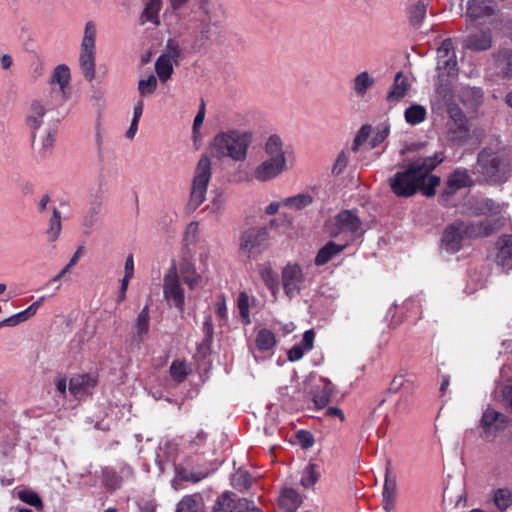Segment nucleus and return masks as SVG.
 I'll return each instance as SVG.
<instances>
[{"label": "nucleus", "instance_id": "nucleus-1", "mask_svg": "<svg viewBox=\"0 0 512 512\" xmlns=\"http://www.w3.org/2000/svg\"><path fill=\"white\" fill-rule=\"evenodd\" d=\"M440 162L436 156L412 161L407 169L397 172L389 179L391 190L399 197H410L418 190L427 197L433 196L440 179L431 175V172Z\"/></svg>", "mask_w": 512, "mask_h": 512}, {"label": "nucleus", "instance_id": "nucleus-2", "mask_svg": "<svg viewBox=\"0 0 512 512\" xmlns=\"http://www.w3.org/2000/svg\"><path fill=\"white\" fill-rule=\"evenodd\" d=\"M222 7L210 0L195 3L184 28L194 49H201L219 39L222 29Z\"/></svg>", "mask_w": 512, "mask_h": 512}, {"label": "nucleus", "instance_id": "nucleus-3", "mask_svg": "<svg viewBox=\"0 0 512 512\" xmlns=\"http://www.w3.org/2000/svg\"><path fill=\"white\" fill-rule=\"evenodd\" d=\"M253 141L251 131L230 129L216 134L209 146L213 157L222 159L228 157L241 162L247 158L248 149Z\"/></svg>", "mask_w": 512, "mask_h": 512}, {"label": "nucleus", "instance_id": "nucleus-4", "mask_svg": "<svg viewBox=\"0 0 512 512\" xmlns=\"http://www.w3.org/2000/svg\"><path fill=\"white\" fill-rule=\"evenodd\" d=\"M480 172L490 183H503L510 174V157L505 148H484L477 159Z\"/></svg>", "mask_w": 512, "mask_h": 512}, {"label": "nucleus", "instance_id": "nucleus-5", "mask_svg": "<svg viewBox=\"0 0 512 512\" xmlns=\"http://www.w3.org/2000/svg\"><path fill=\"white\" fill-rule=\"evenodd\" d=\"M96 34L95 23L88 21L85 25L79 55V66L87 81L95 78Z\"/></svg>", "mask_w": 512, "mask_h": 512}, {"label": "nucleus", "instance_id": "nucleus-6", "mask_svg": "<svg viewBox=\"0 0 512 512\" xmlns=\"http://www.w3.org/2000/svg\"><path fill=\"white\" fill-rule=\"evenodd\" d=\"M269 232L265 227L245 229L239 238V251L250 259H256L269 244Z\"/></svg>", "mask_w": 512, "mask_h": 512}, {"label": "nucleus", "instance_id": "nucleus-7", "mask_svg": "<svg viewBox=\"0 0 512 512\" xmlns=\"http://www.w3.org/2000/svg\"><path fill=\"white\" fill-rule=\"evenodd\" d=\"M211 178V161L207 156H202L197 164L192 181L188 207L195 210L206 199L208 183Z\"/></svg>", "mask_w": 512, "mask_h": 512}, {"label": "nucleus", "instance_id": "nucleus-8", "mask_svg": "<svg viewBox=\"0 0 512 512\" xmlns=\"http://www.w3.org/2000/svg\"><path fill=\"white\" fill-rule=\"evenodd\" d=\"M438 83L436 84L437 95L445 102L453 97L452 80L458 76L456 58H445L437 61Z\"/></svg>", "mask_w": 512, "mask_h": 512}, {"label": "nucleus", "instance_id": "nucleus-9", "mask_svg": "<svg viewBox=\"0 0 512 512\" xmlns=\"http://www.w3.org/2000/svg\"><path fill=\"white\" fill-rule=\"evenodd\" d=\"M163 296L169 305L174 306L180 312L184 310V289L175 267L171 268L163 278Z\"/></svg>", "mask_w": 512, "mask_h": 512}, {"label": "nucleus", "instance_id": "nucleus-10", "mask_svg": "<svg viewBox=\"0 0 512 512\" xmlns=\"http://www.w3.org/2000/svg\"><path fill=\"white\" fill-rule=\"evenodd\" d=\"M465 227V221L457 219L449 224L443 231L441 246L449 253L459 252L466 240H470Z\"/></svg>", "mask_w": 512, "mask_h": 512}, {"label": "nucleus", "instance_id": "nucleus-11", "mask_svg": "<svg viewBox=\"0 0 512 512\" xmlns=\"http://www.w3.org/2000/svg\"><path fill=\"white\" fill-rule=\"evenodd\" d=\"M282 286L285 294L292 298L299 294L305 276L301 266L297 263H288L281 273Z\"/></svg>", "mask_w": 512, "mask_h": 512}, {"label": "nucleus", "instance_id": "nucleus-12", "mask_svg": "<svg viewBox=\"0 0 512 512\" xmlns=\"http://www.w3.org/2000/svg\"><path fill=\"white\" fill-rule=\"evenodd\" d=\"M507 417L492 409L487 408L481 418L480 426L483 429L482 437L486 440H493L496 434L507 426Z\"/></svg>", "mask_w": 512, "mask_h": 512}, {"label": "nucleus", "instance_id": "nucleus-13", "mask_svg": "<svg viewBox=\"0 0 512 512\" xmlns=\"http://www.w3.org/2000/svg\"><path fill=\"white\" fill-rule=\"evenodd\" d=\"M264 152L267 160L276 162L284 167H287V158L289 151L278 134H271L264 143Z\"/></svg>", "mask_w": 512, "mask_h": 512}, {"label": "nucleus", "instance_id": "nucleus-14", "mask_svg": "<svg viewBox=\"0 0 512 512\" xmlns=\"http://www.w3.org/2000/svg\"><path fill=\"white\" fill-rule=\"evenodd\" d=\"M48 110V102L46 100L36 99L31 101L25 116V124L30 134L41 130L44 126V117Z\"/></svg>", "mask_w": 512, "mask_h": 512}, {"label": "nucleus", "instance_id": "nucleus-15", "mask_svg": "<svg viewBox=\"0 0 512 512\" xmlns=\"http://www.w3.org/2000/svg\"><path fill=\"white\" fill-rule=\"evenodd\" d=\"M503 225L501 217L484 219L479 222L465 221L469 239L483 238L499 230Z\"/></svg>", "mask_w": 512, "mask_h": 512}, {"label": "nucleus", "instance_id": "nucleus-16", "mask_svg": "<svg viewBox=\"0 0 512 512\" xmlns=\"http://www.w3.org/2000/svg\"><path fill=\"white\" fill-rule=\"evenodd\" d=\"M32 147L41 156L50 153L56 140L57 129L55 126H47L38 132L31 133Z\"/></svg>", "mask_w": 512, "mask_h": 512}, {"label": "nucleus", "instance_id": "nucleus-17", "mask_svg": "<svg viewBox=\"0 0 512 512\" xmlns=\"http://www.w3.org/2000/svg\"><path fill=\"white\" fill-rule=\"evenodd\" d=\"M215 512H261L256 507H250L247 499H238L231 497L229 492L223 493L214 506Z\"/></svg>", "mask_w": 512, "mask_h": 512}, {"label": "nucleus", "instance_id": "nucleus-18", "mask_svg": "<svg viewBox=\"0 0 512 512\" xmlns=\"http://www.w3.org/2000/svg\"><path fill=\"white\" fill-rule=\"evenodd\" d=\"M97 378L91 374H80L72 377L69 381V392L77 399H82L89 394L97 385Z\"/></svg>", "mask_w": 512, "mask_h": 512}, {"label": "nucleus", "instance_id": "nucleus-19", "mask_svg": "<svg viewBox=\"0 0 512 512\" xmlns=\"http://www.w3.org/2000/svg\"><path fill=\"white\" fill-rule=\"evenodd\" d=\"M287 168L288 167L265 159L253 169L251 178L258 182H268L280 176Z\"/></svg>", "mask_w": 512, "mask_h": 512}, {"label": "nucleus", "instance_id": "nucleus-20", "mask_svg": "<svg viewBox=\"0 0 512 512\" xmlns=\"http://www.w3.org/2000/svg\"><path fill=\"white\" fill-rule=\"evenodd\" d=\"M336 225L339 232H348L351 234L362 233V222L359 217L351 210L340 212L336 216Z\"/></svg>", "mask_w": 512, "mask_h": 512}, {"label": "nucleus", "instance_id": "nucleus-21", "mask_svg": "<svg viewBox=\"0 0 512 512\" xmlns=\"http://www.w3.org/2000/svg\"><path fill=\"white\" fill-rule=\"evenodd\" d=\"M410 84L407 77L403 72H397L392 86L386 95V100L391 104H396L401 101L408 93Z\"/></svg>", "mask_w": 512, "mask_h": 512}, {"label": "nucleus", "instance_id": "nucleus-22", "mask_svg": "<svg viewBox=\"0 0 512 512\" xmlns=\"http://www.w3.org/2000/svg\"><path fill=\"white\" fill-rule=\"evenodd\" d=\"M496 261L504 270L512 269V236L502 235L497 241Z\"/></svg>", "mask_w": 512, "mask_h": 512}, {"label": "nucleus", "instance_id": "nucleus-23", "mask_svg": "<svg viewBox=\"0 0 512 512\" xmlns=\"http://www.w3.org/2000/svg\"><path fill=\"white\" fill-rule=\"evenodd\" d=\"M333 393L332 383L324 378H321L318 384L315 386L313 394V402L316 407L324 408L330 401V397Z\"/></svg>", "mask_w": 512, "mask_h": 512}, {"label": "nucleus", "instance_id": "nucleus-24", "mask_svg": "<svg viewBox=\"0 0 512 512\" xmlns=\"http://www.w3.org/2000/svg\"><path fill=\"white\" fill-rule=\"evenodd\" d=\"M464 46L469 50L483 51L488 50L492 46V37L488 31H479L470 34L465 39Z\"/></svg>", "mask_w": 512, "mask_h": 512}, {"label": "nucleus", "instance_id": "nucleus-25", "mask_svg": "<svg viewBox=\"0 0 512 512\" xmlns=\"http://www.w3.org/2000/svg\"><path fill=\"white\" fill-rule=\"evenodd\" d=\"M178 276L181 282L185 283L189 289L193 290L202 282V276L197 272L196 267L189 262L180 265Z\"/></svg>", "mask_w": 512, "mask_h": 512}, {"label": "nucleus", "instance_id": "nucleus-26", "mask_svg": "<svg viewBox=\"0 0 512 512\" xmlns=\"http://www.w3.org/2000/svg\"><path fill=\"white\" fill-rule=\"evenodd\" d=\"M45 297H40L37 301L32 303L27 309L16 313L6 319H4L5 326L7 327H15L19 325L20 323L28 321L30 318H32L38 311L39 307L44 302Z\"/></svg>", "mask_w": 512, "mask_h": 512}, {"label": "nucleus", "instance_id": "nucleus-27", "mask_svg": "<svg viewBox=\"0 0 512 512\" xmlns=\"http://www.w3.org/2000/svg\"><path fill=\"white\" fill-rule=\"evenodd\" d=\"M345 249V245L336 244L333 241L327 242L317 253L315 265L323 266L339 255Z\"/></svg>", "mask_w": 512, "mask_h": 512}, {"label": "nucleus", "instance_id": "nucleus-28", "mask_svg": "<svg viewBox=\"0 0 512 512\" xmlns=\"http://www.w3.org/2000/svg\"><path fill=\"white\" fill-rule=\"evenodd\" d=\"M161 6V0H147L144 10L140 16V23L143 25L150 22L154 25H159V12L161 10Z\"/></svg>", "mask_w": 512, "mask_h": 512}, {"label": "nucleus", "instance_id": "nucleus-29", "mask_svg": "<svg viewBox=\"0 0 512 512\" xmlns=\"http://www.w3.org/2000/svg\"><path fill=\"white\" fill-rule=\"evenodd\" d=\"M150 328V312L149 307L146 305L142 308L133 324L134 335L143 341L144 337L148 334Z\"/></svg>", "mask_w": 512, "mask_h": 512}, {"label": "nucleus", "instance_id": "nucleus-30", "mask_svg": "<svg viewBox=\"0 0 512 512\" xmlns=\"http://www.w3.org/2000/svg\"><path fill=\"white\" fill-rule=\"evenodd\" d=\"M302 498L300 494L292 488L282 490L279 497V505L288 512H294L301 504Z\"/></svg>", "mask_w": 512, "mask_h": 512}, {"label": "nucleus", "instance_id": "nucleus-31", "mask_svg": "<svg viewBox=\"0 0 512 512\" xmlns=\"http://www.w3.org/2000/svg\"><path fill=\"white\" fill-rule=\"evenodd\" d=\"M375 84V79L367 72H360L353 79V91L357 97H364Z\"/></svg>", "mask_w": 512, "mask_h": 512}, {"label": "nucleus", "instance_id": "nucleus-32", "mask_svg": "<svg viewBox=\"0 0 512 512\" xmlns=\"http://www.w3.org/2000/svg\"><path fill=\"white\" fill-rule=\"evenodd\" d=\"M258 272L267 286V288L271 291L272 295L276 298L277 293L279 292V281L278 275L269 265H260L258 267Z\"/></svg>", "mask_w": 512, "mask_h": 512}, {"label": "nucleus", "instance_id": "nucleus-33", "mask_svg": "<svg viewBox=\"0 0 512 512\" xmlns=\"http://www.w3.org/2000/svg\"><path fill=\"white\" fill-rule=\"evenodd\" d=\"M62 231L61 213L57 208H52V215L48 221V227L45 231V235L49 242H55Z\"/></svg>", "mask_w": 512, "mask_h": 512}, {"label": "nucleus", "instance_id": "nucleus-34", "mask_svg": "<svg viewBox=\"0 0 512 512\" xmlns=\"http://www.w3.org/2000/svg\"><path fill=\"white\" fill-rule=\"evenodd\" d=\"M492 501L495 507L504 512L512 506V490L510 488H498L492 492Z\"/></svg>", "mask_w": 512, "mask_h": 512}, {"label": "nucleus", "instance_id": "nucleus-35", "mask_svg": "<svg viewBox=\"0 0 512 512\" xmlns=\"http://www.w3.org/2000/svg\"><path fill=\"white\" fill-rule=\"evenodd\" d=\"M449 139L454 143H464L469 138V127L467 121L457 124L447 123Z\"/></svg>", "mask_w": 512, "mask_h": 512}, {"label": "nucleus", "instance_id": "nucleus-36", "mask_svg": "<svg viewBox=\"0 0 512 512\" xmlns=\"http://www.w3.org/2000/svg\"><path fill=\"white\" fill-rule=\"evenodd\" d=\"M313 202V197L309 193H302L282 200V206L288 209L299 211Z\"/></svg>", "mask_w": 512, "mask_h": 512}, {"label": "nucleus", "instance_id": "nucleus-37", "mask_svg": "<svg viewBox=\"0 0 512 512\" xmlns=\"http://www.w3.org/2000/svg\"><path fill=\"white\" fill-rule=\"evenodd\" d=\"M70 78V69L68 66L60 64L54 69L51 75L50 84L59 85L61 92L64 93L66 87L69 85Z\"/></svg>", "mask_w": 512, "mask_h": 512}, {"label": "nucleus", "instance_id": "nucleus-38", "mask_svg": "<svg viewBox=\"0 0 512 512\" xmlns=\"http://www.w3.org/2000/svg\"><path fill=\"white\" fill-rule=\"evenodd\" d=\"M176 63L165 57L159 56L155 62V71L158 79L162 83H166L172 76L174 71V65Z\"/></svg>", "mask_w": 512, "mask_h": 512}, {"label": "nucleus", "instance_id": "nucleus-39", "mask_svg": "<svg viewBox=\"0 0 512 512\" xmlns=\"http://www.w3.org/2000/svg\"><path fill=\"white\" fill-rule=\"evenodd\" d=\"M427 111L420 104H413L405 110L404 117L408 124L418 125L426 119Z\"/></svg>", "mask_w": 512, "mask_h": 512}, {"label": "nucleus", "instance_id": "nucleus-40", "mask_svg": "<svg viewBox=\"0 0 512 512\" xmlns=\"http://www.w3.org/2000/svg\"><path fill=\"white\" fill-rule=\"evenodd\" d=\"M170 375L176 382H182L190 374L191 368L184 360H174L170 365Z\"/></svg>", "mask_w": 512, "mask_h": 512}, {"label": "nucleus", "instance_id": "nucleus-41", "mask_svg": "<svg viewBox=\"0 0 512 512\" xmlns=\"http://www.w3.org/2000/svg\"><path fill=\"white\" fill-rule=\"evenodd\" d=\"M17 496L22 502L36 508L38 511H42L44 508L43 501L38 493L31 489L19 490Z\"/></svg>", "mask_w": 512, "mask_h": 512}, {"label": "nucleus", "instance_id": "nucleus-42", "mask_svg": "<svg viewBox=\"0 0 512 512\" xmlns=\"http://www.w3.org/2000/svg\"><path fill=\"white\" fill-rule=\"evenodd\" d=\"M255 343L259 350L269 351L275 346L276 339L270 330L262 329L258 332Z\"/></svg>", "mask_w": 512, "mask_h": 512}, {"label": "nucleus", "instance_id": "nucleus-43", "mask_svg": "<svg viewBox=\"0 0 512 512\" xmlns=\"http://www.w3.org/2000/svg\"><path fill=\"white\" fill-rule=\"evenodd\" d=\"M470 182V177L466 170L454 171L447 180V186L451 190H458L466 187Z\"/></svg>", "mask_w": 512, "mask_h": 512}, {"label": "nucleus", "instance_id": "nucleus-44", "mask_svg": "<svg viewBox=\"0 0 512 512\" xmlns=\"http://www.w3.org/2000/svg\"><path fill=\"white\" fill-rule=\"evenodd\" d=\"M396 491V482L386 477L383 488V506L386 511H390L394 506Z\"/></svg>", "mask_w": 512, "mask_h": 512}, {"label": "nucleus", "instance_id": "nucleus-45", "mask_svg": "<svg viewBox=\"0 0 512 512\" xmlns=\"http://www.w3.org/2000/svg\"><path fill=\"white\" fill-rule=\"evenodd\" d=\"M497 67L506 77H512V51H503L498 54Z\"/></svg>", "mask_w": 512, "mask_h": 512}, {"label": "nucleus", "instance_id": "nucleus-46", "mask_svg": "<svg viewBox=\"0 0 512 512\" xmlns=\"http://www.w3.org/2000/svg\"><path fill=\"white\" fill-rule=\"evenodd\" d=\"M158 86L156 76L149 75L146 79H141L138 82V92L141 97H146L153 94Z\"/></svg>", "mask_w": 512, "mask_h": 512}, {"label": "nucleus", "instance_id": "nucleus-47", "mask_svg": "<svg viewBox=\"0 0 512 512\" xmlns=\"http://www.w3.org/2000/svg\"><path fill=\"white\" fill-rule=\"evenodd\" d=\"M317 466L313 463H310L305 468L302 478L301 485L305 488H309L314 486L320 478V474L317 472Z\"/></svg>", "mask_w": 512, "mask_h": 512}, {"label": "nucleus", "instance_id": "nucleus-48", "mask_svg": "<svg viewBox=\"0 0 512 512\" xmlns=\"http://www.w3.org/2000/svg\"><path fill=\"white\" fill-rule=\"evenodd\" d=\"M237 307L239 314L245 324L250 323V311H249V295L247 292L242 291L239 293L237 299Z\"/></svg>", "mask_w": 512, "mask_h": 512}, {"label": "nucleus", "instance_id": "nucleus-49", "mask_svg": "<svg viewBox=\"0 0 512 512\" xmlns=\"http://www.w3.org/2000/svg\"><path fill=\"white\" fill-rule=\"evenodd\" d=\"M426 15V6L423 2H417L410 11V21L413 26H418L422 23Z\"/></svg>", "mask_w": 512, "mask_h": 512}, {"label": "nucleus", "instance_id": "nucleus-50", "mask_svg": "<svg viewBox=\"0 0 512 512\" xmlns=\"http://www.w3.org/2000/svg\"><path fill=\"white\" fill-rule=\"evenodd\" d=\"M445 58H456L451 39H445L437 50V61Z\"/></svg>", "mask_w": 512, "mask_h": 512}, {"label": "nucleus", "instance_id": "nucleus-51", "mask_svg": "<svg viewBox=\"0 0 512 512\" xmlns=\"http://www.w3.org/2000/svg\"><path fill=\"white\" fill-rule=\"evenodd\" d=\"M370 133H371V126H369V125L362 126L353 140L352 151L357 152L359 150L360 146L368 140Z\"/></svg>", "mask_w": 512, "mask_h": 512}, {"label": "nucleus", "instance_id": "nucleus-52", "mask_svg": "<svg viewBox=\"0 0 512 512\" xmlns=\"http://www.w3.org/2000/svg\"><path fill=\"white\" fill-rule=\"evenodd\" d=\"M180 54H181V50H180L178 43L174 40H169L167 42L166 51L163 54H161L160 56L165 57L166 59H169V60L177 63L178 59L180 57Z\"/></svg>", "mask_w": 512, "mask_h": 512}, {"label": "nucleus", "instance_id": "nucleus-53", "mask_svg": "<svg viewBox=\"0 0 512 512\" xmlns=\"http://www.w3.org/2000/svg\"><path fill=\"white\" fill-rule=\"evenodd\" d=\"M176 512H197V501L193 496H185L178 503Z\"/></svg>", "mask_w": 512, "mask_h": 512}, {"label": "nucleus", "instance_id": "nucleus-54", "mask_svg": "<svg viewBox=\"0 0 512 512\" xmlns=\"http://www.w3.org/2000/svg\"><path fill=\"white\" fill-rule=\"evenodd\" d=\"M480 210L484 214L498 215L502 210V206L491 199H486L481 203Z\"/></svg>", "mask_w": 512, "mask_h": 512}, {"label": "nucleus", "instance_id": "nucleus-55", "mask_svg": "<svg viewBox=\"0 0 512 512\" xmlns=\"http://www.w3.org/2000/svg\"><path fill=\"white\" fill-rule=\"evenodd\" d=\"M349 162V154L347 151L343 150L337 156V159L334 163L332 172L335 174H340L346 168Z\"/></svg>", "mask_w": 512, "mask_h": 512}, {"label": "nucleus", "instance_id": "nucleus-56", "mask_svg": "<svg viewBox=\"0 0 512 512\" xmlns=\"http://www.w3.org/2000/svg\"><path fill=\"white\" fill-rule=\"evenodd\" d=\"M449 119L447 123L457 124L460 122L467 121V118L463 111L458 107H450L448 109Z\"/></svg>", "mask_w": 512, "mask_h": 512}, {"label": "nucleus", "instance_id": "nucleus-57", "mask_svg": "<svg viewBox=\"0 0 512 512\" xmlns=\"http://www.w3.org/2000/svg\"><path fill=\"white\" fill-rule=\"evenodd\" d=\"M78 257H79V252H76L74 254V256L71 258L70 262L57 274L55 275L50 281L49 283H53V282H58L60 281L61 278H63L66 273L69 272V270L71 269V267H73L77 261H78Z\"/></svg>", "mask_w": 512, "mask_h": 512}, {"label": "nucleus", "instance_id": "nucleus-58", "mask_svg": "<svg viewBox=\"0 0 512 512\" xmlns=\"http://www.w3.org/2000/svg\"><path fill=\"white\" fill-rule=\"evenodd\" d=\"M389 134V130L388 128H383L381 130H378L375 135L373 136V138L370 140L369 142V148L370 149H373L375 148L377 145H379L380 143H382L386 137L388 136Z\"/></svg>", "mask_w": 512, "mask_h": 512}, {"label": "nucleus", "instance_id": "nucleus-59", "mask_svg": "<svg viewBox=\"0 0 512 512\" xmlns=\"http://www.w3.org/2000/svg\"><path fill=\"white\" fill-rule=\"evenodd\" d=\"M215 312L220 318H225L227 316L226 299L223 294L217 297V302L215 304Z\"/></svg>", "mask_w": 512, "mask_h": 512}, {"label": "nucleus", "instance_id": "nucleus-60", "mask_svg": "<svg viewBox=\"0 0 512 512\" xmlns=\"http://www.w3.org/2000/svg\"><path fill=\"white\" fill-rule=\"evenodd\" d=\"M314 339H315L314 331L307 330V331H305L302 341L299 343V345H302V347L305 348L306 351H310L313 348Z\"/></svg>", "mask_w": 512, "mask_h": 512}, {"label": "nucleus", "instance_id": "nucleus-61", "mask_svg": "<svg viewBox=\"0 0 512 512\" xmlns=\"http://www.w3.org/2000/svg\"><path fill=\"white\" fill-rule=\"evenodd\" d=\"M305 352L307 351L302 345L296 344L288 351V359L290 361H298L303 357Z\"/></svg>", "mask_w": 512, "mask_h": 512}, {"label": "nucleus", "instance_id": "nucleus-62", "mask_svg": "<svg viewBox=\"0 0 512 512\" xmlns=\"http://www.w3.org/2000/svg\"><path fill=\"white\" fill-rule=\"evenodd\" d=\"M224 206V199L221 196L214 198L209 205L206 206V210L213 214L219 213Z\"/></svg>", "mask_w": 512, "mask_h": 512}, {"label": "nucleus", "instance_id": "nucleus-63", "mask_svg": "<svg viewBox=\"0 0 512 512\" xmlns=\"http://www.w3.org/2000/svg\"><path fill=\"white\" fill-rule=\"evenodd\" d=\"M234 482L236 486L248 488L250 486V477L245 472H238L234 477Z\"/></svg>", "mask_w": 512, "mask_h": 512}, {"label": "nucleus", "instance_id": "nucleus-64", "mask_svg": "<svg viewBox=\"0 0 512 512\" xmlns=\"http://www.w3.org/2000/svg\"><path fill=\"white\" fill-rule=\"evenodd\" d=\"M54 384L56 386V389L57 391L62 394V395H65L66 394V391H67V387L69 388V385H67V380L65 377H62V376H58L55 380H54Z\"/></svg>", "mask_w": 512, "mask_h": 512}]
</instances>
